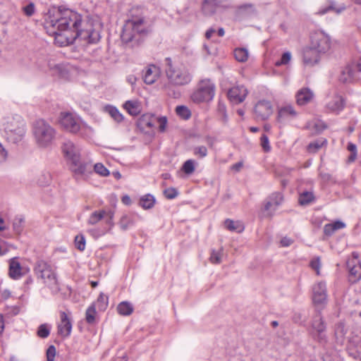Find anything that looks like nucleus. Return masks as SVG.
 <instances>
[{"instance_id":"09e8293b","label":"nucleus","mask_w":361,"mask_h":361,"mask_svg":"<svg viewBox=\"0 0 361 361\" xmlns=\"http://www.w3.org/2000/svg\"><path fill=\"white\" fill-rule=\"evenodd\" d=\"M193 154L199 158H204L207 155V149L205 146H196L193 148Z\"/></svg>"},{"instance_id":"f257e3e1","label":"nucleus","mask_w":361,"mask_h":361,"mask_svg":"<svg viewBox=\"0 0 361 361\" xmlns=\"http://www.w3.org/2000/svg\"><path fill=\"white\" fill-rule=\"evenodd\" d=\"M44 28L49 35L55 37V43L61 47L76 39L87 44H94L100 39V25L84 21L81 15L70 9L49 11Z\"/></svg>"},{"instance_id":"dca6fc26","label":"nucleus","mask_w":361,"mask_h":361,"mask_svg":"<svg viewBox=\"0 0 361 361\" xmlns=\"http://www.w3.org/2000/svg\"><path fill=\"white\" fill-rule=\"evenodd\" d=\"M58 334L63 338L71 335L72 331L71 319L65 312H60V322L58 324Z\"/></svg>"},{"instance_id":"20e7f679","label":"nucleus","mask_w":361,"mask_h":361,"mask_svg":"<svg viewBox=\"0 0 361 361\" xmlns=\"http://www.w3.org/2000/svg\"><path fill=\"white\" fill-rule=\"evenodd\" d=\"M166 68L165 71L169 81L168 85L164 87L166 90H169L171 85H185L191 81V75L183 65L172 63L170 58H166Z\"/></svg>"},{"instance_id":"4c0bfd02","label":"nucleus","mask_w":361,"mask_h":361,"mask_svg":"<svg viewBox=\"0 0 361 361\" xmlns=\"http://www.w3.org/2000/svg\"><path fill=\"white\" fill-rule=\"evenodd\" d=\"M216 4L213 0H205L202 4V11L205 15L209 16L214 13L216 11Z\"/></svg>"},{"instance_id":"052dcab7","label":"nucleus","mask_w":361,"mask_h":361,"mask_svg":"<svg viewBox=\"0 0 361 361\" xmlns=\"http://www.w3.org/2000/svg\"><path fill=\"white\" fill-rule=\"evenodd\" d=\"M217 110H218V113L222 117V118L224 121H226L227 114H226V105L224 103L219 102V104H218Z\"/></svg>"},{"instance_id":"bb28decb","label":"nucleus","mask_w":361,"mask_h":361,"mask_svg":"<svg viewBox=\"0 0 361 361\" xmlns=\"http://www.w3.org/2000/svg\"><path fill=\"white\" fill-rule=\"evenodd\" d=\"M123 106L132 116H137L140 112V105L137 101H127Z\"/></svg>"},{"instance_id":"72a5a7b5","label":"nucleus","mask_w":361,"mask_h":361,"mask_svg":"<svg viewBox=\"0 0 361 361\" xmlns=\"http://www.w3.org/2000/svg\"><path fill=\"white\" fill-rule=\"evenodd\" d=\"M345 9V5H341L339 7H336L334 3H331L329 6L325 7V8H321L318 10L317 12V14L318 15H324L329 11H334L336 13H340L342 11H343Z\"/></svg>"},{"instance_id":"39448f33","label":"nucleus","mask_w":361,"mask_h":361,"mask_svg":"<svg viewBox=\"0 0 361 361\" xmlns=\"http://www.w3.org/2000/svg\"><path fill=\"white\" fill-rule=\"evenodd\" d=\"M32 133L37 145L40 148L49 147L56 136L55 129L43 119H38L33 123Z\"/></svg>"},{"instance_id":"8fccbe9b","label":"nucleus","mask_w":361,"mask_h":361,"mask_svg":"<svg viewBox=\"0 0 361 361\" xmlns=\"http://www.w3.org/2000/svg\"><path fill=\"white\" fill-rule=\"evenodd\" d=\"M75 245L80 251H83L85 249V239L82 235H77L75 238Z\"/></svg>"},{"instance_id":"5701e85b","label":"nucleus","mask_w":361,"mask_h":361,"mask_svg":"<svg viewBox=\"0 0 361 361\" xmlns=\"http://www.w3.org/2000/svg\"><path fill=\"white\" fill-rule=\"evenodd\" d=\"M295 97L297 104L300 106H303L312 101L314 97V93L310 89L303 87L298 91Z\"/></svg>"},{"instance_id":"6e6d98bb","label":"nucleus","mask_w":361,"mask_h":361,"mask_svg":"<svg viewBox=\"0 0 361 361\" xmlns=\"http://www.w3.org/2000/svg\"><path fill=\"white\" fill-rule=\"evenodd\" d=\"M164 195L167 199L171 200L177 197L178 192L174 188H169L164 191Z\"/></svg>"},{"instance_id":"ddd939ff","label":"nucleus","mask_w":361,"mask_h":361,"mask_svg":"<svg viewBox=\"0 0 361 361\" xmlns=\"http://www.w3.org/2000/svg\"><path fill=\"white\" fill-rule=\"evenodd\" d=\"M283 200V195L281 192H274L269 196L264 203V211L268 216H272L275 211L281 204Z\"/></svg>"},{"instance_id":"0eeeda50","label":"nucleus","mask_w":361,"mask_h":361,"mask_svg":"<svg viewBox=\"0 0 361 361\" xmlns=\"http://www.w3.org/2000/svg\"><path fill=\"white\" fill-rule=\"evenodd\" d=\"M215 92V85L209 79L202 80L197 90L192 94L191 99L193 102L200 104L211 101Z\"/></svg>"},{"instance_id":"423d86ee","label":"nucleus","mask_w":361,"mask_h":361,"mask_svg":"<svg viewBox=\"0 0 361 361\" xmlns=\"http://www.w3.org/2000/svg\"><path fill=\"white\" fill-rule=\"evenodd\" d=\"M34 272L37 278L42 280L50 288H57V278L52 267L47 262L39 259L34 267Z\"/></svg>"},{"instance_id":"aec40b11","label":"nucleus","mask_w":361,"mask_h":361,"mask_svg":"<svg viewBox=\"0 0 361 361\" xmlns=\"http://www.w3.org/2000/svg\"><path fill=\"white\" fill-rule=\"evenodd\" d=\"M345 106V100L343 97L338 94L334 95L326 103V109L332 113L338 114Z\"/></svg>"},{"instance_id":"774afa93","label":"nucleus","mask_w":361,"mask_h":361,"mask_svg":"<svg viewBox=\"0 0 361 361\" xmlns=\"http://www.w3.org/2000/svg\"><path fill=\"white\" fill-rule=\"evenodd\" d=\"M293 241L292 239L287 237H284L281 240V245L283 247H288L290 245L293 243Z\"/></svg>"},{"instance_id":"a19ab883","label":"nucleus","mask_w":361,"mask_h":361,"mask_svg":"<svg viewBox=\"0 0 361 361\" xmlns=\"http://www.w3.org/2000/svg\"><path fill=\"white\" fill-rule=\"evenodd\" d=\"M97 312L95 305H91L86 310L85 319L88 324H94L95 322Z\"/></svg>"},{"instance_id":"f704fd0d","label":"nucleus","mask_w":361,"mask_h":361,"mask_svg":"<svg viewBox=\"0 0 361 361\" xmlns=\"http://www.w3.org/2000/svg\"><path fill=\"white\" fill-rule=\"evenodd\" d=\"M314 200V194L312 192L305 191L300 194L298 202L300 205H307Z\"/></svg>"},{"instance_id":"69168bd1","label":"nucleus","mask_w":361,"mask_h":361,"mask_svg":"<svg viewBox=\"0 0 361 361\" xmlns=\"http://www.w3.org/2000/svg\"><path fill=\"white\" fill-rule=\"evenodd\" d=\"M320 178L324 183H329L333 180L331 175L326 172H320L319 173Z\"/></svg>"},{"instance_id":"473e14b6","label":"nucleus","mask_w":361,"mask_h":361,"mask_svg":"<svg viewBox=\"0 0 361 361\" xmlns=\"http://www.w3.org/2000/svg\"><path fill=\"white\" fill-rule=\"evenodd\" d=\"M105 214V210H98L92 212L87 220L88 224L94 225L97 224L99 221L104 218Z\"/></svg>"},{"instance_id":"6ab92c4d","label":"nucleus","mask_w":361,"mask_h":361,"mask_svg":"<svg viewBox=\"0 0 361 361\" xmlns=\"http://www.w3.org/2000/svg\"><path fill=\"white\" fill-rule=\"evenodd\" d=\"M272 111L271 105L267 101H260L255 106L256 117L262 121L267 119L271 115Z\"/></svg>"},{"instance_id":"7ed1b4c3","label":"nucleus","mask_w":361,"mask_h":361,"mask_svg":"<svg viewBox=\"0 0 361 361\" xmlns=\"http://www.w3.org/2000/svg\"><path fill=\"white\" fill-rule=\"evenodd\" d=\"M146 23L143 18L135 17L126 21L121 35L125 44H131V47L138 45L142 36L146 33Z\"/></svg>"},{"instance_id":"0e129e2a","label":"nucleus","mask_w":361,"mask_h":361,"mask_svg":"<svg viewBox=\"0 0 361 361\" xmlns=\"http://www.w3.org/2000/svg\"><path fill=\"white\" fill-rule=\"evenodd\" d=\"M56 355V348L54 345H50L47 350V361H54Z\"/></svg>"},{"instance_id":"37998d69","label":"nucleus","mask_w":361,"mask_h":361,"mask_svg":"<svg viewBox=\"0 0 361 361\" xmlns=\"http://www.w3.org/2000/svg\"><path fill=\"white\" fill-rule=\"evenodd\" d=\"M176 112L178 116L181 117L183 119H188L190 116L191 113L189 109L185 106H178L176 108Z\"/></svg>"},{"instance_id":"58836bf2","label":"nucleus","mask_w":361,"mask_h":361,"mask_svg":"<svg viewBox=\"0 0 361 361\" xmlns=\"http://www.w3.org/2000/svg\"><path fill=\"white\" fill-rule=\"evenodd\" d=\"M92 305H95V308L97 307L100 311H104L108 305V297L101 293Z\"/></svg>"},{"instance_id":"a211bd4d","label":"nucleus","mask_w":361,"mask_h":361,"mask_svg":"<svg viewBox=\"0 0 361 361\" xmlns=\"http://www.w3.org/2000/svg\"><path fill=\"white\" fill-rule=\"evenodd\" d=\"M353 257L351 259L348 261L347 267L351 277L350 280L355 282L361 278V262L357 254L353 253Z\"/></svg>"},{"instance_id":"3c124183","label":"nucleus","mask_w":361,"mask_h":361,"mask_svg":"<svg viewBox=\"0 0 361 361\" xmlns=\"http://www.w3.org/2000/svg\"><path fill=\"white\" fill-rule=\"evenodd\" d=\"M133 224V220L127 215L123 216L119 222V225L123 230H126Z\"/></svg>"},{"instance_id":"ea45409f","label":"nucleus","mask_w":361,"mask_h":361,"mask_svg":"<svg viewBox=\"0 0 361 361\" xmlns=\"http://www.w3.org/2000/svg\"><path fill=\"white\" fill-rule=\"evenodd\" d=\"M295 115L296 112L292 106H286L279 110L278 118L281 120L288 116H294Z\"/></svg>"},{"instance_id":"c03bdc74","label":"nucleus","mask_w":361,"mask_h":361,"mask_svg":"<svg viewBox=\"0 0 361 361\" xmlns=\"http://www.w3.org/2000/svg\"><path fill=\"white\" fill-rule=\"evenodd\" d=\"M223 256V249L221 248L218 251L212 250L209 260L212 264H219L221 262V257Z\"/></svg>"},{"instance_id":"680f3d73","label":"nucleus","mask_w":361,"mask_h":361,"mask_svg":"<svg viewBox=\"0 0 361 361\" xmlns=\"http://www.w3.org/2000/svg\"><path fill=\"white\" fill-rule=\"evenodd\" d=\"M261 145L264 152H269L271 147L269 145V138L266 135H262L261 137Z\"/></svg>"},{"instance_id":"393cba45","label":"nucleus","mask_w":361,"mask_h":361,"mask_svg":"<svg viewBox=\"0 0 361 361\" xmlns=\"http://www.w3.org/2000/svg\"><path fill=\"white\" fill-rule=\"evenodd\" d=\"M20 271V263L14 258L11 259L9 262V276L13 279H18L22 276Z\"/></svg>"},{"instance_id":"6e6552de","label":"nucleus","mask_w":361,"mask_h":361,"mask_svg":"<svg viewBox=\"0 0 361 361\" xmlns=\"http://www.w3.org/2000/svg\"><path fill=\"white\" fill-rule=\"evenodd\" d=\"M59 123L63 130L72 134H79L85 128L80 119L70 112L60 114Z\"/></svg>"},{"instance_id":"9b49d317","label":"nucleus","mask_w":361,"mask_h":361,"mask_svg":"<svg viewBox=\"0 0 361 361\" xmlns=\"http://www.w3.org/2000/svg\"><path fill=\"white\" fill-rule=\"evenodd\" d=\"M312 301L317 308L322 309L327 303V290L324 282L319 281L312 286Z\"/></svg>"},{"instance_id":"bf43d9fd","label":"nucleus","mask_w":361,"mask_h":361,"mask_svg":"<svg viewBox=\"0 0 361 361\" xmlns=\"http://www.w3.org/2000/svg\"><path fill=\"white\" fill-rule=\"evenodd\" d=\"M114 213L113 211L109 210L106 212V214L104 219H105L106 224L109 226V229H110L114 226Z\"/></svg>"},{"instance_id":"e2e57ef3","label":"nucleus","mask_w":361,"mask_h":361,"mask_svg":"<svg viewBox=\"0 0 361 361\" xmlns=\"http://www.w3.org/2000/svg\"><path fill=\"white\" fill-rule=\"evenodd\" d=\"M155 123L159 124V129L160 132H164L166 129L167 120L166 117L156 118Z\"/></svg>"},{"instance_id":"5fc2aeb1","label":"nucleus","mask_w":361,"mask_h":361,"mask_svg":"<svg viewBox=\"0 0 361 361\" xmlns=\"http://www.w3.org/2000/svg\"><path fill=\"white\" fill-rule=\"evenodd\" d=\"M23 11L27 16H32L35 12V6L30 2L23 8Z\"/></svg>"},{"instance_id":"2f4dec72","label":"nucleus","mask_w":361,"mask_h":361,"mask_svg":"<svg viewBox=\"0 0 361 361\" xmlns=\"http://www.w3.org/2000/svg\"><path fill=\"white\" fill-rule=\"evenodd\" d=\"M224 225L228 230L231 231L240 233L244 230V226L240 221H234L231 219H226L224 221Z\"/></svg>"},{"instance_id":"f8f14e48","label":"nucleus","mask_w":361,"mask_h":361,"mask_svg":"<svg viewBox=\"0 0 361 361\" xmlns=\"http://www.w3.org/2000/svg\"><path fill=\"white\" fill-rule=\"evenodd\" d=\"M360 73H361V58L353 61L343 70L340 80L343 82H350L355 80Z\"/></svg>"},{"instance_id":"de8ad7c7","label":"nucleus","mask_w":361,"mask_h":361,"mask_svg":"<svg viewBox=\"0 0 361 361\" xmlns=\"http://www.w3.org/2000/svg\"><path fill=\"white\" fill-rule=\"evenodd\" d=\"M308 128H312L316 133H319L323 131L326 128V125L321 121H315L312 123H309Z\"/></svg>"},{"instance_id":"f03ea898","label":"nucleus","mask_w":361,"mask_h":361,"mask_svg":"<svg viewBox=\"0 0 361 361\" xmlns=\"http://www.w3.org/2000/svg\"><path fill=\"white\" fill-rule=\"evenodd\" d=\"M1 128L6 140L13 145H18L22 142L26 133L25 122L18 115L4 117Z\"/></svg>"},{"instance_id":"cd10ccee","label":"nucleus","mask_w":361,"mask_h":361,"mask_svg":"<svg viewBox=\"0 0 361 361\" xmlns=\"http://www.w3.org/2000/svg\"><path fill=\"white\" fill-rule=\"evenodd\" d=\"M345 226V224L340 221H336L331 224H328L324 226V233L326 235H331L336 231L343 228Z\"/></svg>"},{"instance_id":"13d9d810","label":"nucleus","mask_w":361,"mask_h":361,"mask_svg":"<svg viewBox=\"0 0 361 361\" xmlns=\"http://www.w3.org/2000/svg\"><path fill=\"white\" fill-rule=\"evenodd\" d=\"M310 267L316 271L317 275L320 274L321 262L319 257L314 258L310 262Z\"/></svg>"},{"instance_id":"603ef678","label":"nucleus","mask_w":361,"mask_h":361,"mask_svg":"<svg viewBox=\"0 0 361 361\" xmlns=\"http://www.w3.org/2000/svg\"><path fill=\"white\" fill-rule=\"evenodd\" d=\"M291 59V54L290 52H285L283 54L280 60L275 62L276 66H280L281 65H286L289 63Z\"/></svg>"},{"instance_id":"79ce46f5","label":"nucleus","mask_w":361,"mask_h":361,"mask_svg":"<svg viewBox=\"0 0 361 361\" xmlns=\"http://www.w3.org/2000/svg\"><path fill=\"white\" fill-rule=\"evenodd\" d=\"M195 161L192 159H188L183 164L182 170L185 174L190 175L195 171Z\"/></svg>"},{"instance_id":"2eb2a0df","label":"nucleus","mask_w":361,"mask_h":361,"mask_svg":"<svg viewBox=\"0 0 361 361\" xmlns=\"http://www.w3.org/2000/svg\"><path fill=\"white\" fill-rule=\"evenodd\" d=\"M247 93V90L243 85H236L228 90L227 95L232 104H238L245 100Z\"/></svg>"},{"instance_id":"7c9ffc66","label":"nucleus","mask_w":361,"mask_h":361,"mask_svg":"<svg viewBox=\"0 0 361 361\" xmlns=\"http://www.w3.org/2000/svg\"><path fill=\"white\" fill-rule=\"evenodd\" d=\"M155 199L152 195L147 194L142 196L140 200L139 204L145 209H151L154 207Z\"/></svg>"},{"instance_id":"b1692460","label":"nucleus","mask_w":361,"mask_h":361,"mask_svg":"<svg viewBox=\"0 0 361 361\" xmlns=\"http://www.w3.org/2000/svg\"><path fill=\"white\" fill-rule=\"evenodd\" d=\"M238 14L243 17L255 16L257 12L255 5L252 4H244L240 5L237 9Z\"/></svg>"},{"instance_id":"e433bc0d","label":"nucleus","mask_w":361,"mask_h":361,"mask_svg":"<svg viewBox=\"0 0 361 361\" xmlns=\"http://www.w3.org/2000/svg\"><path fill=\"white\" fill-rule=\"evenodd\" d=\"M326 143V139H318L312 142H310L307 146V149L310 153H315Z\"/></svg>"},{"instance_id":"c85d7f7f","label":"nucleus","mask_w":361,"mask_h":361,"mask_svg":"<svg viewBox=\"0 0 361 361\" xmlns=\"http://www.w3.org/2000/svg\"><path fill=\"white\" fill-rule=\"evenodd\" d=\"M156 118L153 116L144 115L138 121V126L142 129L151 128L155 125Z\"/></svg>"},{"instance_id":"1a4fd4ad","label":"nucleus","mask_w":361,"mask_h":361,"mask_svg":"<svg viewBox=\"0 0 361 361\" xmlns=\"http://www.w3.org/2000/svg\"><path fill=\"white\" fill-rule=\"evenodd\" d=\"M70 169L76 180H86L92 174V166L82 161L80 158L69 164Z\"/></svg>"},{"instance_id":"4468645a","label":"nucleus","mask_w":361,"mask_h":361,"mask_svg":"<svg viewBox=\"0 0 361 361\" xmlns=\"http://www.w3.org/2000/svg\"><path fill=\"white\" fill-rule=\"evenodd\" d=\"M61 149L68 164L80 158V149L71 140L64 142Z\"/></svg>"},{"instance_id":"412c9836","label":"nucleus","mask_w":361,"mask_h":361,"mask_svg":"<svg viewBox=\"0 0 361 361\" xmlns=\"http://www.w3.org/2000/svg\"><path fill=\"white\" fill-rule=\"evenodd\" d=\"M160 70L159 67L154 65H149L143 71V80L147 85L153 84L159 78Z\"/></svg>"},{"instance_id":"338daca9","label":"nucleus","mask_w":361,"mask_h":361,"mask_svg":"<svg viewBox=\"0 0 361 361\" xmlns=\"http://www.w3.org/2000/svg\"><path fill=\"white\" fill-rule=\"evenodd\" d=\"M7 157V152L0 143V163L4 161Z\"/></svg>"},{"instance_id":"9d476101","label":"nucleus","mask_w":361,"mask_h":361,"mask_svg":"<svg viewBox=\"0 0 361 361\" xmlns=\"http://www.w3.org/2000/svg\"><path fill=\"white\" fill-rule=\"evenodd\" d=\"M310 46L321 54H324L331 48L330 37L323 31H316L311 35Z\"/></svg>"},{"instance_id":"4be33fe9","label":"nucleus","mask_w":361,"mask_h":361,"mask_svg":"<svg viewBox=\"0 0 361 361\" xmlns=\"http://www.w3.org/2000/svg\"><path fill=\"white\" fill-rule=\"evenodd\" d=\"M312 326V329L317 334V338L319 339V341H324L325 339L324 332L326 330V325L320 313L317 314L314 317Z\"/></svg>"},{"instance_id":"c756f323","label":"nucleus","mask_w":361,"mask_h":361,"mask_svg":"<svg viewBox=\"0 0 361 361\" xmlns=\"http://www.w3.org/2000/svg\"><path fill=\"white\" fill-rule=\"evenodd\" d=\"M117 311L121 315L128 316L133 313V307L128 302H121L117 306Z\"/></svg>"},{"instance_id":"4d7b16f0","label":"nucleus","mask_w":361,"mask_h":361,"mask_svg":"<svg viewBox=\"0 0 361 361\" xmlns=\"http://www.w3.org/2000/svg\"><path fill=\"white\" fill-rule=\"evenodd\" d=\"M347 333V329L343 323H339L336 327L335 334L338 336L343 337Z\"/></svg>"},{"instance_id":"f3484780","label":"nucleus","mask_w":361,"mask_h":361,"mask_svg":"<svg viewBox=\"0 0 361 361\" xmlns=\"http://www.w3.org/2000/svg\"><path fill=\"white\" fill-rule=\"evenodd\" d=\"M320 54V52L317 51V50L311 46L305 48L302 54L304 65L309 67L314 66L319 61Z\"/></svg>"},{"instance_id":"c9c22d12","label":"nucleus","mask_w":361,"mask_h":361,"mask_svg":"<svg viewBox=\"0 0 361 361\" xmlns=\"http://www.w3.org/2000/svg\"><path fill=\"white\" fill-rule=\"evenodd\" d=\"M235 59L239 62H245L249 56V52L245 48H236L234 50Z\"/></svg>"},{"instance_id":"864d4df0","label":"nucleus","mask_w":361,"mask_h":361,"mask_svg":"<svg viewBox=\"0 0 361 361\" xmlns=\"http://www.w3.org/2000/svg\"><path fill=\"white\" fill-rule=\"evenodd\" d=\"M23 219L21 217L16 218L13 223V228L16 233H20L23 229Z\"/></svg>"},{"instance_id":"49530a36","label":"nucleus","mask_w":361,"mask_h":361,"mask_svg":"<svg viewBox=\"0 0 361 361\" xmlns=\"http://www.w3.org/2000/svg\"><path fill=\"white\" fill-rule=\"evenodd\" d=\"M37 336L40 338H45L50 334V328L47 324H41L37 329Z\"/></svg>"},{"instance_id":"a878e982","label":"nucleus","mask_w":361,"mask_h":361,"mask_svg":"<svg viewBox=\"0 0 361 361\" xmlns=\"http://www.w3.org/2000/svg\"><path fill=\"white\" fill-rule=\"evenodd\" d=\"M104 111L117 123H121L124 119L123 114L114 106L106 105L104 107Z\"/></svg>"},{"instance_id":"a18cd8bd","label":"nucleus","mask_w":361,"mask_h":361,"mask_svg":"<svg viewBox=\"0 0 361 361\" xmlns=\"http://www.w3.org/2000/svg\"><path fill=\"white\" fill-rule=\"evenodd\" d=\"M94 172L103 177H106L109 175V171L101 163L96 164L92 170Z\"/></svg>"}]
</instances>
